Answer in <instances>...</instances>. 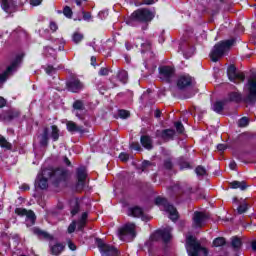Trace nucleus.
<instances>
[{"instance_id":"f257e3e1","label":"nucleus","mask_w":256,"mask_h":256,"mask_svg":"<svg viewBox=\"0 0 256 256\" xmlns=\"http://www.w3.org/2000/svg\"><path fill=\"white\" fill-rule=\"evenodd\" d=\"M69 176V171L64 168H58L56 170H51L46 168L42 170V174H39L37 177V184L40 189H47L49 184L47 183L48 177H54L58 181H63V179H67Z\"/></svg>"},{"instance_id":"f03ea898","label":"nucleus","mask_w":256,"mask_h":256,"mask_svg":"<svg viewBox=\"0 0 256 256\" xmlns=\"http://www.w3.org/2000/svg\"><path fill=\"white\" fill-rule=\"evenodd\" d=\"M234 44L235 39L225 40L217 43L210 53L211 61L217 63V61H219V59H221V57H223V55H225Z\"/></svg>"},{"instance_id":"7ed1b4c3","label":"nucleus","mask_w":256,"mask_h":256,"mask_svg":"<svg viewBox=\"0 0 256 256\" xmlns=\"http://www.w3.org/2000/svg\"><path fill=\"white\" fill-rule=\"evenodd\" d=\"M186 251L189 256H199L200 251L205 256L209 255V250L201 246V243L197 242V238L192 235L186 236Z\"/></svg>"},{"instance_id":"20e7f679","label":"nucleus","mask_w":256,"mask_h":256,"mask_svg":"<svg viewBox=\"0 0 256 256\" xmlns=\"http://www.w3.org/2000/svg\"><path fill=\"white\" fill-rule=\"evenodd\" d=\"M118 237L121 241H133L137 237V230L134 223H126L118 229Z\"/></svg>"},{"instance_id":"39448f33","label":"nucleus","mask_w":256,"mask_h":256,"mask_svg":"<svg viewBox=\"0 0 256 256\" xmlns=\"http://www.w3.org/2000/svg\"><path fill=\"white\" fill-rule=\"evenodd\" d=\"M155 203L156 205H161L163 207V211L168 213L169 219H171V221H177V219H179V213H177V209L173 205L169 204L167 199L158 197L156 198Z\"/></svg>"},{"instance_id":"423d86ee","label":"nucleus","mask_w":256,"mask_h":256,"mask_svg":"<svg viewBox=\"0 0 256 256\" xmlns=\"http://www.w3.org/2000/svg\"><path fill=\"white\" fill-rule=\"evenodd\" d=\"M21 61H22L21 56H17L13 60L11 65H9L6 68V71L3 72L2 74H0V87H3V83H5V81H7V79H9V77H11V75H13L15 73V71H17V69H19V66L21 65Z\"/></svg>"},{"instance_id":"0eeeda50","label":"nucleus","mask_w":256,"mask_h":256,"mask_svg":"<svg viewBox=\"0 0 256 256\" xmlns=\"http://www.w3.org/2000/svg\"><path fill=\"white\" fill-rule=\"evenodd\" d=\"M130 19L139 23H147L153 19V13L148 9H138L131 14Z\"/></svg>"},{"instance_id":"6e6552de","label":"nucleus","mask_w":256,"mask_h":256,"mask_svg":"<svg viewBox=\"0 0 256 256\" xmlns=\"http://www.w3.org/2000/svg\"><path fill=\"white\" fill-rule=\"evenodd\" d=\"M245 91L247 93L246 102L255 103L256 101V75L251 76L245 85Z\"/></svg>"},{"instance_id":"1a4fd4ad","label":"nucleus","mask_w":256,"mask_h":256,"mask_svg":"<svg viewBox=\"0 0 256 256\" xmlns=\"http://www.w3.org/2000/svg\"><path fill=\"white\" fill-rule=\"evenodd\" d=\"M96 245L102 256H119V250L117 248L103 243V240L97 238Z\"/></svg>"},{"instance_id":"9d476101","label":"nucleus","mask_w":256,"mask_h":256,"mask_svg":"<svg viewBox=\"0 0 256 256\" xmlns=\"http://www.w3.org/2000/svg\"><path fill=\"white\" fill-rule=\"evenodd\" d=\"M227 75L229 81H232L233 83H243V81H245V74L243 72L237 71V68L233 65L228 67Z\"/></svg>"},{"instance_id":"9b49d317","label":"nucleus","mask_w":256,"mask_h":256,"mask_svg":"<svg viewBox=\"0 0 256 256\" xmlns=\"http://www.w3.org/2000/svg\"><path fill=\"white\" fill-rule=\"evenodd\" d=\"M160 79L166 81V83H171V79L175 77V68L171 66H162L159 68Z\"/></svg>"},{"instance_id":"f8f14e48","label":"nucleus","mask_w":256,"mask_h":256,"mask_svg":"<svg viewBox=\"0 0 256 256\" xmlns=\"http://www.w3.org/2000/svg\"><path fill=\"white\" fill-rule=\"evenodd\" d=\"M87 179V169L85 167H80L77 169V184L76 189L81 191L85 187V180Z\"/></svg>"},{"instance_id":"ddd939ff","label":"nucleus","mask_w":256,"mask_h":256,"mask_svg":"<svg viewBox=\"0 0 256 256\" xmlns=\"http://www.w3.org/2000/svg\"><path fill=\"white\" fill-rule=\"evenodd\" d=\"M15 213L20 217H27V219H29L32 224L35 223V219H37V217L35 216V212H33V210H27L25 208H16Z\"/></svg>"},{"instance_id":"4468645a","label":"nucleus","mask_w":256,"mask_h":256,"mask_svg":"<svg viewBox=\"0 0 256 256\" xmlns=\"http://www.w3.org/2000/svg\"><path fill=\"white\" fill-rule=\"evenodd\" d=\"M193 83V78L189 75H182L177 80V87L178 89H187V87H191Z\"/></svg>"},{"instance_id":"2eb2a0df","label":"nucleus","mask_w":256,"mask_h":256,"mask_svg":"<svg viewBox=\"0 0 256 256\" xmlns=\"http://www.w3.org/2000/svg\"><path fill=\"white\" fill-rule=\"evenodd\" d=\"M67 88L72 93H79L83 89V83L79 79H71L67 82Z\"/></svg>"},{"instance_id":"dca6fc26","label":"nucleus","mask_w":256,"mask_h":256,"mask_svg":"<svg viewBox=\"0 0 256 256\" xmlns=\"http://www.w3.org/2000/svg\"><path fill=\"white\" fill-rule=\"evenodd\" d=\"M207 216L203 212H195L193 216V227H203Z\"/></svg>"},{"instance_id":"f3484780","label":"nucleus","mask_w":256,"mask_h":256,"mask_svg":"<svg viewBox=\"0 0 256 256\" xmlns=\"http://www.w3.org/2000/svg\"><path fill=\"white\" fill-rule=\"evenodd\" d=\"M173 231V228L167 226L166 228L162 229V230H158L156 232V235H159V237H161V239L167 243V241H171V232Z\"/></svg>"},{"instance_id":"a211bd4d","label":"nucleus","mask_w":256,"mask_h":256,"mask_svg":"<svg viewBox=\"0 0 256 256\" xmlns=\"http://www.w3.org/2000/svg\"><path fill=\"white\" fill-rule=\"evenodd\" d=\"M128 215L129 217H141V219L145 221V214L143 213V209L141 207H130L128 209Z\"/></svg>"},{"instance_id":"6ab92c4d","label":"nucleus","mask_w":256,"mask_h":256,"mask_svg":"<svg viewBox=\"0 0 256 256\" xmlns=\"http://www.w3.org/2000/svg\"><path fill=\"white\" fill-rule=\"evenodd\" d=\"M67 130L70 133H84L83 131V126H78L77 124H75V122L73 121H69L67 122Z\"/></svg>"},{"instance_id":"aec40b11","label":"nucleus","mask_w":256,"mask_h":256,"mask_svg":"<svg viewBox=\"0 0 256 256\" xmlns=\"http://www.w3.org/2000/svg\"><path fill=\"white\" fill-rule=\"evenodd\" d=\"M39 142L42 147H47L49 143V128H44L43 133L39 136Z\"/></svg>"},{"instance_id":"412c9836","label":"nucleus","mask_w":256,"mask_h":256,"mask_svg":"<svg viewBox=\"0 0 256 256\" xmlns=\"http://www.w3.org/2000/svg\"><path fill=\"white\" fill-rule=\"evenodd\" d=\"M17 117H19V112L10 110L2 116V119L3 121H6L7 123H9L13 121V119H17Z\"/></svg>"},{"instance_id":"4be33fe9","label":"nucleus","mask_w":256,"mask_h":256,"mask_svg":"<svg viewBox=\"0 0 256 256\" xmlns=\"http://www.w3.org/2000/svg\"><path fill=\"white\" fill-rule=\"evenodd\" d=\"M140 143L145 149H153V140L149 136H141Z\"/></svg>"},{"instance_id":"5701e85b","label":"nucleus","mask_w":256,"mask_h":256,"mask_svg":"<svg viewBox=\"0 0 256 256\" xmlns=\"http://www.w3.org/2000/svg\"><path fill=\"white\" fill-rule=\"evenodd\" d=\"M73 109L76 110L75 111L76 117H79V119H81V114H79V111L85 110V104H83V101H81V100H76L73 103Z\"/></svg>"},{"instance_id":"b1692460","label":"nucleus","mask_w":256,"mask_h":256,"mask_svg":"<svg viewBox=\"0 0 256 256\" xmlns=\"http://www.w3.org/2000/svg\"><path fill=\"white\" fill-rule=\"evenodd\" d=\"M87 217V212H84L78 222H76L78 231H83V229H85V225H87Z\"/></svg>"},{"instance_id":"393cba45","label":"nucleus","mask_w":256,"mask_h":256,"mask_svg":"<svg viewBox=\"0 0 256 256\" xmlns=\"http://www.w3.org/2000/svg\"><path fill=\"white\" fill-rule=\"evenodd\" d=\"M161 137H162V139H164V141H171V139H173L175 137V130H173V129L163 130Z\"/></svg>"},{"instance_id":"a878e982","label":"nucleus","mask_w":256,"mask_h":256,"mask_svg":"<svg viewBox=\"0 0 256 256\" xmlns=\"http://www.w3.org/2000/svg\"><path fill=\"white\" fill-rule=\"evenodd\" d=\"M1 7L6 13H11V10L13 7H15V4L13 3V0H2Z\"/></svg>"},{"instance_id":"bb28decb","label":"nucleus","mask_w":256,"mask_h":256,"mask_svg":"<svg viewBox=\"0 0 256 256\" xmlns=\"http://www.w3.org/2000/svg\"><path fill=\"white\" fill-rule=\"evenodd\" d=\"M230 188L245 191V189H247V183L245 181H233L230 183Z\"/></svg>"},{"instance_id":"cd10ccee","label":"nucleus","mask_w":256,"mask_h":256,"mask_svg":"<svg viewBox=\"0 0 256 256\" xmlns=\"http://www.w3.org/2000/svg\"><path fill=\"white\" fill-rule=\"evenodd\" d=\"M65 249V246L61 243H57L54 246H51V253L52 255H59L60 253H63Z\"/></svg>"},{"instance_id":"c85d7f7f","label":"nucleus","mask_w":256,"mask_h":256,"mask_svg":"<svg viewBox=\"0 0 256 256\" xmlns=\"http://www.w3.org/2000/svg\"><path fill=\"white\" fill-rule=\"evenodd\" d=\"M33 233H34V235H37L38 237H40V239H51V235H49V233H47L39 228H34Z\"/></svg>"},{"instance_id":"c756f323","label":"nucleus","mask_w":256,"mask_h":256,"mask_svg":"<svg viewBox=\"0 0 256 256\" xmlns=\"http://www.w3.org/2000/svg\"><path fill=\"white\" fill-rule=\"evenodd\" d=\"M33 233H34V235H37L38 237H40V239H51V235H49V233H47L39 228H34Z\"/></svg>"},{"instance_id":"7c9ffc66","label":"nucleus","mask_w":256,"mask_h":256,"mask_svg":"<svg viewBox=\"0 0 256 256\" xmlns=\"http://www.w3.org/2000/svg\"><path fill=\"white\" fill-rule=\"evenodd\" d=\"M33 233H34V235H37L38 237H40V239H51V235H49V233H47L39 228H34Z\"/></svg>"},{"instance_id":"2f4dec72","label":"nucleus","mask_w":256,"mask_h":256,"mask_svg":"<svg viewBox=\"0 0 256 256\" xmlns=\"http://www.w3.org/2000/svg\"><path fill=\"white\" fill-rule=\"evenodd\" d=\"M225 107V102L217 101L213 104L212 109L215 113H221Z\"/></svg>"},{"instance_id":"473e14b6","label":"nucleus","mask_w":256,"mask_h":256,"mask_svg":"<svg viewBox=\"0 0 256 256\" xmlns=\"http://www.w3.org/2000/svg\"><path fill=\"white\" fill-rule=\"evenodd\" d=\"M0 147H2V149L9 150L11 149L12 146H11V143H9L7 139H5V137L0 135Z\"/></svg>"},{"instance_id":"72a5a7b5","label":"nucleus","mask_w":256,"mask_h":256,"mask_svg":"<svg viewBox=\"0 0 256 256\" xmlns=\"http://www.w3.org/2000/svg\"><path fill=\"white\" fill-rule=\"evenodd\" d=\"M195 173L198 177H205L207 176V169H205L203 166H198L195 169Z\"/></svg>"},{"instance_id":"f704fd0d","label":"nucleus","mask_w":256,"mask_h":256,"mask_svg":"<svg viewBox=\"0 0 256 256\" xmlns=\"http://www.w3.org/2000/svg\"><path fill=\"white\" fill-rule=\"evenodd\" d=\"M226 241L224 237H218L215 238L213 241V247H223L225 245Z\"/></svg>"},{"instance_id":"c9c22d12","label":"nucleus","mask_w":256,"mask_h":256,"mask_svg":"<svg viewBox=\"0 0 256 256\" xmlns=\"http://www.w3.org/2000/svg\"><path fill=\"white\" fill-rule=\"evenodd\" d=\"M228 101H234V102L241 101V94L237 92H231L228 95Z\"/></svg>"},{"instance_id":"e433bc0d","label":"nucleus","mask_w":256,"mask_h":256,"mask_svg":"<svg viewBox=\"0 0 256 256\" xmlns=\"http://www.w3.org/2000/svg\"><path fill=\"white\" fill-rule=\"evenodd\" d=\"M52 132H51V137L53 141H58L59 140V128L57 126L53 125L52 127Z\"/></svg>"},{"instance_id":"4c0bfd02","label":"nucleus","mask_w":256,"mask_h":256,"mask_svg":"<svg viewBox=\"0 0 256 256\" xmlns=\"http://www.w3.org/2000/svg\"><path fill=\"white\" fill-rule=\"evenodd\" d=\"M128 74L127 71L123 70L121 72H119L118 74V79L122 82V83H127V79H128Z\"/></svg>"},{"instance_id":"58836bf2","label":"nucleus","mask_w":256,"mask_h":256,"mask_svg":"<svg viewBox=\"0 0 256 256\" xmlns=\"http://www.w3.org/2000/svg\"><path fill=\"white\" fill-rule=\"evenodd\" d=\"M231 245H232V247H234V249H239V247H241V245H242L241 239L238 237H233Z\"/></svg>"},{"instance_id":"ea45409f","label":"nucleus","mask_w":256,"mask_h":256,"mask_svg":"<svg viewBox=\"0 0 256 256\" xmlns=\"http://www.w3.org/2000/svg\"><path fill=\"white\" fill-rule=\"evenodd\" d=\"M45 55L46 57H57V53L55 52V49L51 47L45 48Z\"/></svg>"},{"instance_id":"a19ab883","label":"nucleus","mask_w":256,"mask_h":256,"mask_svg":"<svg viewBox=\"0 0 256 256\" xmlns=\"http://www.w3.org/2000/svg\"><path fill=\"white\" fill-rule=\"evenodd\" d=\"M72 39L76 44L81 43V41H83V34L76 32L73 34Z\"/></svg>"},{"instance_id":"79ce46f5","label":"nucleus","mask_w":256,"mask_h":256,"mask_svg":"<svg viewBox=\"0 0 256 256\" xmlns=\"http://www.w3.org/2000/svg\"><path fill=\"white\" fill-rule=\"evenodd\" d=\"M118 115L121 119H128V117H131V113L127 110H119Z\"/></svg>"},{"instance_id":"37998d69","label":"nucleus","mask_w":256,"mask_h":256,"mask_svg":"<svg viewBox=\"0 0 256 256\" xmlns=\"http://www.w3.org/2000/svg\"><path fill=\"white\" fill-rule=\"evenodd\" d=\"M249 125V118L247 117H242L238 121V127H247Z\"/></svg>"},{"instance_id":"c03bdc74","label":"nucleus","mask_w":256,"mask_h":256,"mask_svg":"<svg viewBox=\"0 0 256 256\" xmlns=\"http://www.w3.org/2000/svg\"><path fill=\"white\" fill-rule=\"evenodd\" d=\"M245 211H247V203H242L239 205V207L237 208V212L239 215H243V213H245Z\"/></svg>"},{"instance_id":"a18cd8bd","label":"nucleus","mask_w":256,"mask_h":256,"mask_svg":"<svg viewBox=\"0 0 256 256\" xmlns=\"http://www.w3.org/2000/svg\"><path fill=\"white\" fill-rule=\"evenodd\" d=\"M63 14L65 15V17H68V19H71L72 15H73V11L71 10V8L69 6H66L63 10Z\"/></svg>"},{"instance_id":"49530a36","label":"nucleus","mask_w":256,"mask_h":256,"mask_svg":"<svg viewBox=\"0 0 256 256\" xmlns=\"http://www.w3.org/2000/svg\"><path fill=\"white\" fill-rule=\"evenodd\" d=\"M175 128L177 130V133H183V131H185V127H183V124L181 122H176Z\"/></svg>"},{"instance_id":"de8ad7c7","label":"nucleus","mask_w":256,"mask_h":256,"mask_svg":"<svg viewBox=\"0 0 256 256\" xmlns=\"http://www.w3.org/2000/svg\"><path fill=\"white\" fill-rule=\"evenodd\" d=\"M141 47H142V53H145V51H149L150 47H151V43L149 42H142L141 43Z\"/></svg>"},{"instance_id":"09e8293b","label":"nucleus","mask_w":256,"mask_h":256,"mask_svg":"<svg viewBox=\"0 0 256 256\" xmlns=\"http://www.w3.org/2000/svg\"><path fill=\"white\" fill-rule=\"evenodd\" d=\"M77 227V222L73 221L69 226H68V233H75V229Z\"/></svg>"},{"instance_id":"8fccbe9b","label":"nucleus","mask_w":256,"mask_h":256,"mask_svg":"<svg viewBox=\"0 0 256 256\" xmlns=\"http://www.w3.org/2000/svg\"><path fill=\"white\" fill-rule=\"evenodd\" d=\"M164 167H165V169H172L173 168V162H171L170 159L165 160Z\"/></svg>"},{"instance_id":"3c124183","label":"nucleus","mask_w":256,"mask_h":256,"mask_svg":"<svg viewBox=\"0 0 256 256\" xmlns=\"http://www.w3.org/2000/svg\"><path fill=\"white\" fill-rule=\"evenodd\" d=\"M99 75H101L102 77H105V76L109 75V69H107V68H101V69L99 70Z\"/></svg>"},{"instance_id":"603ef678","label":"nucleus","mask_w":256,"mask_h":256,"mask_svg":"<svg viewBox=\"0 0 256 256\" xmlns=\"http://www.w3.org/2000/svg\"><path fill=\"white\" fill-rule=\"evenodd\" d=\"M119 159H120V161H129V154H127V153H121V154L119 155Z\"/></svg>"},{"instance_id":"864d4df0","label":"nucleus","mask_w":256,"mask_h":256,"mask_svg":"<svg viewBox=\"0 0 256 256\" xmlns=\"http://www.w3.org/2000/svg\"><path fill=\"white\" fill-rule=\"evenodd\" d=\"M79 213V204L75 202L74 208L71 210L72 215H77Z\"/></svg>"},{"instance_id":"5fc2aeb1","label":"nucleus","mask_w":256,"mask_h":256,"mask_svg":"<svg viewBox=\"0 0 256 256\" xmlns=\"http://www.w3.org/2000/svg\"><path fill=\"white\" fill-rule=\"evenodd\" d=\"M41 3H43V0H30V5H32V7H38Z\"/></svg>"},{"instance_id":"6e6d98bb","label":"nucleus","mask_w":256,"mask_h":256,"mask_svg":"<svg viewBox=\"0 0 256 256\" xmlns=\"http://www.w3.org/2000/svg\"><path fill=\"white\" fill-rule=\"evenodd\" d=\"M131 149H134L135 151H141V146H139L138 143H132Z\"/></svg>"},{"instance_id":"4d7b16f0","label":"nucleus","mask_w":256,"mask_h":256,"mask_svg":"<svg viewBox=\"0 0 256 256\" xmlns=\"http://www.w3.org/2000/svg\"><path fill=\"white\" fill-rule=\"evenodd\" d=\"M229 168L232 171H235L237 169V163L235 161H231L230 164H229Z\"/></svg>"},{"instance_id":"13d9d810","label":"nucleus","mask_w":256,"mask_h":256,"mask_svg":"<svg viewBox=\"0 0 256 256\" xmlns=\"http://www.w3.org/2000/svg\"><path fill=\"white\" fill-rule=\"evenodd\" d=\"M193 53H195V49L191 48L189 53L187 52L184 53V56L186 57V59H189V57H191Z\"/></svg>"},{"instance_id":"bf43d9fd","label":"nucleus","mask_w":256,"mask_h":256,"mask_svg":"<svg viewBox=\"0 0 256 256\" xmlns=\"http://www.w3.org/2000/svg\"><path fill=\"white\" fill-rule=\"evenodd\" d=\"M146 167H151V162H149V161H144L143 163H142V171H145V168Z\"/></svg>"},{"instance_id":"052dcab7","label":"nucleus","mask_w":256,"mask_h":256,"mask_svg":"<svg viewBox=\"0 0 256 256\" xmlns=\"http://www.w3.org/2000/svg\"><path fill=\"white\" fill-rule=\"evenodd\" d=\"M218 151H225L227 149L226 144H218L217 146Z\"/></svg>"},{"instance_id":"680f3d73","label":"nucleus","mask_w":256,"mask_h":256,"mask_svg":"<svg viewBox=\"0 0 256 256\" xmlns=\"http://www.w3.org/2000/svg\"><path fill=\"white\" fill-rule=\"evenodd\" d=\"M50 29L51 31H57V24L55 22H50Z\"/></svg>"},{"instance_id":"e2e57ef3","label":"nucleus","mask_w":256,"mask_h":256,"mask_svg":"<svg viewBox=\"0 0 256 256\" xmlns=\"http://www.w3.org/2000/svg\"><path fill=\"white\" fill-rule=\"evenodd\" d=\"M53 71H55V68H53V66H48L46 68L47 75H51V73H53Z\"/></svg>"},{"instance_id":"0e129e2a","label":"nucleus","mask_w":256,"mask_h":256,"mask_svg":"<svg viewBox=\"0 0 256 256\" xmlns=\"http://www.w3.org/2000/svg\"><path fill=\"white\" fill-rule=\"evenodd\" d=\"M7 105V101H5V98L0 97V109L5 107Z\"/></svg>"},{"instance_id":"69168bd1","label":"nucleus","mask_w":256,"mask_h":256,"mask_svg":"<svg viewBox=\"0 0 256 256\" xmlns=\"http://www.w3.org/2000/svg\"><path fill=\"white\" fill-rule=\"evenodd\" d=\"M63 163H65V165H67V167H70V165H71V161L69 160V158H67V156H64Z\"/></svg>"},{"instance_id":"338daca9","label":"nucleus","mask_w":256,"mask_h":256,"mask_svg":"<svg viewBox=\"0 0 256 256\" xmlns=\"http://www.w3.org/2000/svg\"><path fill=\"white\" fill-rule=\"evenodd\" d=\"M68 247L71 251H75L77 249V246H75L73 242H69Z\"/></svg>"},{"instance_id":"774afa93","label":"nucleus","mask_w":256,"mask_h":256,"mask_svg":"<svg viewBox=\"0 0 256 256\" xmlns=\"http://www.w3.org/2000/svg\"><path fill=\"white\" fill-rule=\"evenodd\" d=\"M251 247H252V250H254L256 253V241H252Z\"/></svg>"}]
</instances>
